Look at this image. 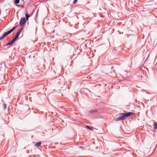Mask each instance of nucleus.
Masks as SVG:
<instances>
[{
	"mask_svg": "<svg viewBox=\"0 0 157 157\" xmlns=\"http://www.w3.org/2000/svg\"><path fill=\"white\" fill-rule=\"evenodd\" d=\"M135 113L132 112H128L124 113H121L120 114V115H122L124 120H125L128 118L132 115L134 114Z\"/></svg>",
	"mask_w": 157,
	"mask_h": 157,
	"instance_id": "1",
	"label": "nucleus"
},
{
	"mask_svg": "<svg viewBox=\"0 0 157 157\" xmlns=\"http://www.w3.org/2000/svg\"><path fill=\"white\" fill-rule=\"evenodd\" d=\"M26 21L25 17L21 18L19 23L20 26H23L25 24Z\"/></svg>",
	"mask_w": 157,
	"mask_h": 157,
	"instance_id": "2",
	"label": "nucleus"
},
{
	"mask_svg": "<svg viewBox=\"0 0 157 157\" xmlns=\"http://www.w3.org/2000/svg\"><path fill=\"white\" fill-rule=\"evenodd\" d=\"M14 39H13L11 41H9L8 42V43L6 45V46H8V45H11L13 44H14L15 42L16 41Z\"/></svg>",
	"mask_w": 157,
	"mask_h": 157,
	"instance_id": "3",
	"label": "nucleus"
},
{
	"mask_svg": "<svg viewBox=\"0 0 157 157\" xmlns=\"http://www.w3.org/2000/svg\"><path fill=\"white\" fill-rule=\"evenodd\" d=\"M120 116V117L116 118L115 119L114 121H120L124 120L122 117V115Z\"/></svg>",
	"mask_w": 157,
	"mask_h": 157,
	"instance_id": "4",
	"label": "nucleus"
},
{
	"mask_svg": "<svg viewBox=\"0 0 157 157\" xmlns=\"http://www.w3.org/2000/svg\"><path fill=\"white\" fill-rule=\"evenodd\" d=\"M98 111V110L96 109H94L93 110H91L89 112L90 114H95L96 113H97Z\"/></svg>",
	"mask_w": 157,
	"mask_h": 157,
	"instance_id": "5",
	"label": "nucleus"
},
{
	"mask_svg": "<svg viewBox=\"0 0 157 157\" xmlns=\"http://www.w3.org/2000/svg\"><path fill=\"white\" fill-rule=\"evenodd\" d=\"M153 126L155 130L157 129V124L156 122H154Z\"/></svg>",
	"mask_w": 157,
	"mask_h": 157,
	"instance_id": "6",
	"label": "nucleus"
},
{
	"mask_svg": "<svg viewBox=\"0 0 157 157\" xmlns=\"http://www.w3.org/2000/svg\"><path fill=\"white\" fill-rule=\"evenodd\" d=\"M30 17V15H29L28 14V13L27 12V13H25V17L26 18H25V19L26 20V21H28V18H29Z\"/></svg>",
	"mask_w": 157,
	"mask_h": 157,
	"instance_id": "7",
	"label": "nucleus"
},
{
	"mask_svg": "<svg viewBox=\"0 0 157 157\" xmlns=\"http://www.w3.org/2000/svg\"><path fill=\"white\" fill-rule=\"evenodd\" d=\"M41 142H40L37 143L35 144V146L37 147H38L41 144Z\"/></svg>",
	"mask_w": 157,
	"mask_h": 157,
	"instance_id": "8",
	"label": "nucleus"
},
{
	"mask_svg": "<svg viewBox=\"0 0 157 157\" xmlns=\"http://www.w3.org/2000/svg\"><path fill=\"white\" fill-rule=\"evenodd\" d=\"M7 36V34L6 33V32H5L4 33L3 35L1 36V38H3V39Z\"/></svg>",
	"mask_w": 157,
	"mask_h": 157,
	"instance_id": "9",
	"label": "nucleus"
},
{
	"mask_svg": "<svg viewBox=\"0 0 157 157\" xmlns=\"http://www.w3.org/2000/svg\"><path fill=\"white\" fill-rule=\"evenodd\" d=\"M13 31H12L11 29H10L6 33L8 35L10 34Z\"/></svg>",
	"mask_w": 157,
	"mask_h": 157,
	"instance_id": "10",
	"label": "nucleus"
},
{
	"mask_svg": "<svg viewBox=\"0 0 157 157\" xmlns=\"http://www.w3.org/2000/svg\"><path fill=\"white\" fill-rule=\"evenodd\" d=\"M13 31H12L11 29H10L6 33L8 35L10 34Z\"/></svg>",
	"mask_w": 157,
	"mask_h": 157,
	"instance_id": "11",
	"label": "nucleus"
},
{
	"mask_svg": "<svg viewBox=\"0 0 157 157\" xmlns=\"http://www.w3.org/2000/svg\"><path fill=\"white\" fill-rule=\"evenodd\" d=\"M19 35V34L16 33L13 39H14L15 40H16L17 38L18 37Z\"/></svg>",
	"mask_w": 157,
	"mask_h": 157,
	"instance_id": "12",
	"label": "nucleus"
},
{
	"mask_svg": "<svg viewBox=\"0 0 157 157\" xmlns=\"http://www.w3.org/2000/svg\"><path fill=\"white\" fill-rule=\"evenodd\" d=\"M18 27V25H16L15 26L13 27L12 29H11L12 30V31H13L14 30H15Z\"/></svg>",
	"mask_w": 157,
	"mask_h": 157,
	"instance_id": "13",
	"label": "nucleus"
},
{
	"mask_svg": "<svg viewBox=\"0 0 157 157\" xmlns=\"http://www.w3.org/2000/svg\"><path fill=\"white\" fill-rule=\"evenodd\" d=\"M14 3L16 4H18L19 3V0H14Z\"/></svg>",
	"mask_w": 157,
	"mask_h": 157,
	"instance_id": "14",
	"label": "nucleus"
},
{
	"mask_svg": "<svg viewBox=\"0 0 157 157\" xmlns=\"http://www.w3.org/2000/svg\"><path fill=\"white\" fill-rule=\"evenodd\" d=\"M17 6L18 7H20L22 8H24V5L23 4L21 5H17Z\"/></svg>",
	"mask_w": 157,
	"mask_h": 157,
	"instance_id": "15",
	"label": "nucleus"
},
{
	"mask_svg": "<svg viewBox=\"0 0 157 157\" xmlns=\"http://www.w3.org/2000/svg\"><path fill=\"white\" fill-rule=\"evenodd\" d=\"M3 108L4 109H6V108L7 106L6 104H4L3 105Z\"/></svg>",
	"mask_w": 157,
	"mask_h": 157,
	"instance_id": "16",
	"label": "nucleus"
},
{
	"mask_svg": "<svg viewBox=\"0 0 157 157\" xmlns=\"http://www.w3.org/2000/svg\"><path fill=\"white\" fill-rule=\"evenodd\" d=\"M86 127L88 128L90 130H93V129L91 127H90L89 126H86Z\"/></svg>",
	"mask_w": 157,
	"mask_h": 157,
	"instance_id": "17",
	"label": "nucleus"
},
{
	"mask_svg": "<svg viewBox=\"0 0 157 157\" xmlns=\"http://www.w3.org/2000/svg\"><path fill=\"white\" fill-rule=\"evenodd\" d=\"M78 1V0H74L73 2V4H75L76 3V2Z\"/></svg>",
	"mask_w": 157,
	"mask_h": 157,
	"instance_id": "18",
	"label": "nucleus"
},
{
	"mask_svg": "<svg viewBox=\"0 0 157 157\" xmlns=\"http://www.w3.org/2000/svg\"><path fill=\"white\" fill-rule=\"evenodd\" d=\"M21 32H20V31H18L17 33L18 34H19V35H20V34L21 33Z\"/></svg>",
	"mask_w": 157,
	"mask_h": 157,
	"instance_id": "19",
	"label": "nucleus"
},
{
	"mask_svg": "<svg viewBox=\"0 0 157 157\" xmlns=\"http://www.w3.org/2000/svg\"><path fill=\"white\" fill-rule=\"evenodd\" d=\"M21 32H20V31H18L17 33L18 34H19V35H20V34L21 33Z\"/></svg>",
	"mask_w": 157,
	"mask_h": 157,
	"instance_id": "20",
	"label": "nucleus"
},
{
	"mask_svg": "<svg viewBox=\"0 0 157 157\" xmlns=\"http://www.w3.org/2000/svg\"><path fill=\"white\" fill-rule=\"evenodd\" d=\"M23 29H24V27H22L21 28V29H20V30H21V31H22L23 30Z\"/></svg>",
	"mask_w": 157,
	"mask_h": 157,
	"instance_id": "21",
	"label": "nucleus"
},
{
	"mask_svg": "<svg viewBox=\"0 0 157 157\" xmlns=\"http://www.w3.org/2000/svg\"><path fill=\"white\" fill-rule=\"evenodd\" d=\"M79 147L81 148H82L83 149L84 148L82 146H80Z\"/></svg>",
	"mask_w": 157,
	"mask_h": 157,
	"instance_id": "22",
	"label": "nucleus"
},
{
	"mask_svg": "<svg viewBox=\"0 0 157 157\" xmlns=\"http://www.w3.org/2000/svg\"><path fill=\"white\" fill-rule=\"evenodd\" d=\"M3 39V38H1V36L0 37V40H2Z\"/></svg>",
	"mask_w": 157,
	"mask_h": 157,
	"instance_id": "23",
	"label": "nucleus"
},
{
	"mask_svg": "<svg viewBox=\"0 0 157 157\" xmlns=\"http://www.w3.org/2000/svg\"><path fill=\"white\" fill-rule=\"evenodd\" d=\"M19 31H20V32H21L22 31H21L20 30V29L19 30Z\"/></svg>",
	"mask_w": 157,
	"mask_h": 157,
	"instance_id": "24",
	"label": "nucleus"
}]
</instances>
